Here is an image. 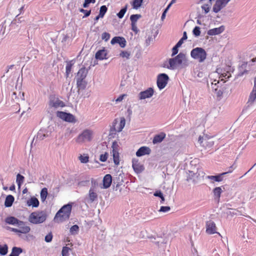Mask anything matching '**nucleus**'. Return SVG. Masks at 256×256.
Segmentation results:
<instances>
[{"label": "nucleus", "instance_id": "obj_19", "mask_svg": "<svg viewBox=\"0 0 256 256\" xmlns=\"http://www.w3.org/2000/svg\"><path fill=\"white\" fill-rule=\"evenodd\" d=\"M49 105L50 107H53L54 108H58V107H64L65 106L64 103L60 100L58 98H57L56 100H50Z\"/></svg>", "mask_w": 256, "mask_h": 256}, {"label": "nucleus", "instance_id": "obj_51", "mask_svg": "<svg viewBox=\"0 0 256 256\" xmlns=\"http://www.w3.org/2000/svg\"><path fill=\"white\" fill-rule=\"evenodd\" d=\"M202 8L204 10L206 14H207L210 11V6L208 4H205L202 6Z\"/></svg>", "mask_w": 256, "mask_h": 256}, {"label": "nucleus", "instance_id": "obj_24", "mask_svg": "<svg viewBox=\"0 0 256 256\" xmlns=\"http://www.w3.org/2000/svg\"><path fill=\"white\" fill-rule=\"evenodd\" d=\"M86 74L87 72H86L85 68H81L78 72L76 79L84 80L86 76Z\"/></svg>", "mask_w": 256, "mask_h": 256}, {"label": "nucleus", "instance_id": "obj_49", "mask_svg": "<svg viewBox=\"0 0 256 256\" xmlns=\"http://www.w3.org/2000/svg\"><path fill=\"white\" fill-rule=\"evenodd\" d=\"M52 234L51 232H49L44 238V240L47 242H50L52 240Z\"/></svg>", "mask_w": 256, "mask_h": 256}, {"label": "nucleus", "instance_id": "obj_12", "mask_svg": "<svg viewBox=\"0 0 256 256\" xmlns=\"http://www.w3.org/2000/svg\"><path fill=\"white\" fill-rule=\"evenodd\" d=\"M236 167H234V166H232L230 168L229 170L226 172L222 173L217 176H207V178L209 180H212L216 182H222L223 180L222 176L226 174L232 172L233 171V170Z\"/></svg>", "mask_w": 256, "mask_h": 256}, {"label": "nucleus", "instance_id": "obj_42", "mask_svg": "<svg viewBox=\"0 0 256 256\" xmlns=\"http://www.w3.org/2000/svg\"><path fill=\"white\" fill-rule=\"evenodd\" d=\"M107 10H108V8L106 6H102L100 8V10L99 14H100V16L104 17L105 14L107 12Z\"/></svg>", "mask_w": 256, "mask_h": 256}, {"label": "nucleus", "instance_id": "obj_60", "mask_svg": "<svg viewBox=\"0 0 256 256\" xmlns=\"http://www.w3.org/2000/svg\"><path fill=\"white\" fill-rule=\"evenodd\" d=\"M102 16H100V14H99L98 16H96L95 18V20L97 21L100 18H102Z\"/></svg>", "mask_w": 256, "mask_h": 256}, {"label": "nucleus", "instance_id": "obj_30", "mask_svg": "<svg viewBox=\"0 0 256 256\" xmlns=\"http://www.w3.org/2000/svg\"><path fill=\"white\" fill-rule=\"evenodd\" d=\"M28 206H32L33 207H38L39 206V201L35 197L32 198L28 202Z\"/></svg>", "mask_w": 256, "mask_h": 256}, {"label": "nucleus", "instance_id": "obj_62", "mask_svg": "<svg viewBox=\"0 0 256 256\" xmlns=\"http://www.w3.org/2000/svg\"><path fill=\"white\" fill-rule=\"evenodd\" d=\"M172 4L170 3L168 6L166 7V8L167 10H168L170 8V6H171V5Z\"/></svg>", "mask_w": 256, "mask_h": 256}, {"label": "nucleus", "instance_id": "obj_38", "mask_svg": "<svg viewBox=\"0 0 256 256\" xmlns=\"http://www.w3.org/2000/svg\"><path fill=\"white\" fill-rule=\"evenodd\" d=\"M128 8V5H126L125 6L120 10V12L117 14L118 16L120 18H122L124 14H126Z\"/></svg>", "mask_w": 256, "mask_h": 256}, {"label": "nucleus", "instance_id": "obj_23", "mask_svg": "<svg viewBox=\"0 0 256 256\" xmlns=\"http://www.w3.org/2000/svg\"><path fill=\"white\" fill-rule=\"evenodd\" d=\"M166 137V134L164 132H161L158 134L156 135L152 140V142L155 144L162 142Z\"/></svg>", "mask_w": 256, "mask_h": 256}, {"label": "nucleus", "instance_id": "obj_17", "mask_svg": "<svg viewBox=\"0 0 256 256\" xmlns=\"http://www.w3.org/2000/svg\"><path fill=\"white\" fill-rule=\"evenodd\" d=\"M224 30V26H222L218 28L210 29L208 30V34L210 36L217 35L222 32Z\"/></svg>", "mask_w": 256, "mask_h": 256}, {"label": "nucleus", "instance_id": "obj_57", "mask_svg": "<svg viewBox=\"0 0 256 256\" xmlns=\"http://www.w3.org/2000/svg\"><path fill=\"white\" fill-rule=\"evenodd\" d=\"M183 41L184 40L180 38V40L176 44V46L178 48L180 47L181 46V45L182 44Z\"/></svg>", "mask_w": 256, "mask_h": 256}, {"label": "nucleus", "instance_id": "obj_25", "mask_svg": "<svg viewBox=\"0 0 256 256\" xmlns=\"http://www.w3.org/2000/svg\"><path fill=\"white\" fill-rule=\"evenodd\" d=\"M5 222L7 224H23L22 222L13 216L8 217Z\"/></svg>", "mask_w": 256, "mask_h": 256}, {"label": "nucleus", "instance_id": "obj_41", "mask_svg": "<svg viewBox=\"0 0 256 256\" xmlns=\"http://www.w3.org/2000/svg\"><path fill=\"white\" fill-rule=\"evenodd\" d=\"M154 195L156 196L160 197V198L161 199L160 203L162 204L164 202V198L163 196L162 192L160 191H156L154 194Z\"/></svg>", "mask_w": 256, "mask_h": 256}, {"label": "nucleus", "instance_id": "obj_39", "mask_svg": "<svg viewBox=\"0 0 256 256\" xmlns=\"http://www.w3.org/2000/svg\"><path fill=\"white\" fill-rule=\"evenodd\" d=\"M71 249L68 246H64L62 251V256H69Z\"/></svg>", "mask_w": 256, "mask_h": 256}, {"label": "nucleus", "instance_id": "obj_50", "mask_svg": "<svg viewBox=\"0 0 256 256\" xmlns=\"http://www.w3.org/2000/svg\"><path fill=\"white\" fill-rule=\"evenodd\" d=\"M96 2V0H84L83 4V7L86 8L88 6V5L90 3L94 4Z\"/></svg>", "mask_w": 256, "mask_h": 256}, {"label": "nucleus", "instance_id": "obj_2", "mask_svg": "<svg viewBox=\"0 0 256 256\" xmlns=\"http://www.w3.org/2000/svg\"><path fill=\"white\" fill-rule=\"evenodd\" d=\"M186 62V55L180 52L177 56L174 58H170L168 60L169 66L167 68L170 69H175L178 66L184 64Z\"/></svg>", "mask_w": 256, "mask_h": 256}, {"label": "nucleus", "instance_id": "obj_4", "mask_svg": "<svg viewBox=\"0 0 256 256\" xmlns=\"http://www.w3.org/2000/svg\"><path fill=\"white\" fill-rule=\"evenodd\" d=\"M190 56L199 62H202L206 59L207 54L204 48L198 47L192 50Z\"/></svg>", "mask_w": 256, "mask_h": 256}, {"label": "nucleus", "instance_id": "obj_22", "mask_svg": "<svg viewBox=\"0 0 256 256\" xmlns=\"http://www.w3.org/2000/svg\"><path fill=\"white\" fill-rule=\"evenodd\" d=\"M132 168L135 172L138 173L142 172L144 169L143 166L138 161L132 162Z\"/></svg>", "mask_w": 256, "mask_h": 256}, {"label": "nucleus", "instance_id": "obj_36", "mask_svg": "<svg viewBox=\"0 0 256 256\" xmlns=\"http://www.w3.org/2000/svg\"><path fill=\"white\" fill-rule=\"evenodd\" d=\"M8 246L6 244H0V254L1 255H6L8 252Z\"/></svg>", "mask_w": 256, "mask_h": 256}, {"label": "nucleus", "instance_id": "obj_10", "mask_svg": "<svg viewBox=\"0 0 256 256\" xmlns=\"http://www.w3.org/2000/svg\"><path fill=\"white\" fill-rule=\"evenodd\" d=\"M56 116L67 122H75L76 121L74 116L70 113L58 111L56 112Z\"/></svg>", "mask_w": 256, "mask_h": 256}, {"label": "nucleus", "instance_id": "obj_7", "mask_svg": "<svg viewBox=\"0 0 256 256\" xmlns=\"http://www.w3.org/2000/svg\"><path fill=\"white\" fill-rule=\"evenodd\" d=\"M126 124V120L124 118H120V122L118 124V120H114L112 127L110 128V132L111 134H115L114 132H120L124 128Z\"/></svg>", "mask_w": 256, "mask_h": 256}, {"label": "nucleus", "instance_id": "obj_54", "mask_svg": "<svg viewBox=\"0 0 256 256\" xmlns=\"http://www.w3.org/2000/svg\"><path fill=\"white\" fill-rule=\"evenodd\" d=\"M216 96L220 99L222 96L223 92L220 90H218L216 89Z\"/></svg>", "mask_w": 256, "mask_h": 256}, {"label": "nucleus", "instance_id": "obj_35", "mask_svg": "<svg viewBox=\"0 0 256 256\" xmlns=\"http://www.w3.org/2000/svg\"><path fill=\"white\" fill-rule=\"evenodd\" d=\"M24 178L23 176L20 174H18L16 176V182L20 188L21 184L24 182Z\"/></svg>", "mask_w": 256, "mask_h": 256}, {"label": "nucleus", "instance_id": "obj_37", "mask_svg": "<svg viewBox=\"0 0 256 256\" xmlns=\"http://www.w3.org/2000/svg\"><path fill=\"white\" fill-rule=\"evenodd\" d=\"M141 17V15L136 14H132L130 16V20L131 21V24H136V22L138 18Z\"/></svg>", "mask_w": 256, "mask_h": 256}, {"label": "nucleus", "instance_id": "obj_21", "mask_svg": "<svg viewBox=\"0 0 256 256\" xmlns=\"http://www.w3.org/2000/svg\"><path fill=\"white\" fill-rule=\"evenodd\" d=\"M112 176L110 174H106L103 179V186L104 188H109L112 184Z\"/></svg>", "mask_w": 256, "mask_h": 256}, {"label": "nucleus", "instance_id": "obj_27", "mask_svg": "<svg viewBox=\"0 0 256 256\" xmlns=\"http://www.w3.org/2000/svg\"><path fill=\"white\" fill-rule=\"evenodd\" d=\"M206 232L208 234H210L216 233L219 236H220V234L216 232V225H208Z\"/></svg>", "mask_w": 256, "mask_h": 256}, {"label": "nucleus", "instance_id": "obj_45", "mask_svg": "<svg viewBox=\"0 0 256 256\" xmlns=\"http://www.w3.org/2000/svg\"><path fill=\"white\" fill-rule=\"evenodd\" d=\"M110 34L108 32H104L102 34V38L105 41H108L110 38Z\"/></svg>", "mask_w": 256, "mask_h": 256}, {"label": "nucleus", "instance_id": "obj_32", "mask_svg": "<svg viewBox=\"0 0 256 256\" xmlns=\"http://www.w3.org/2000/svg\"><path fill=\"white\" fill-rule=\"evenodd\" d=\"M78 160H80L81 163L86 164L89 161V156L88 154H84V155L80 154L78 156Z\"/></svg>", "mask_w": 256, "mask_h": 256}, {"label": "nucleus", "instance_id": "obj_20", "mask_svg": "<svg viewBox=\"0 0 256 256\" xmlns=\"http://www.w3.org/2000/svg\"><path fill=\"white\" fill-rule=\"evenodd\" d=\"M107 52L104 48L101 50H98L95 55V57L96 59L100 60H102L106 58Z\"/></svg>", "mask_w": 256, "mask_h": 256}, {"label": "nucleus", "instance_id": "obj_58", "mask_svg": "<svg viewBox=\"0 0 256 256\" xmlns=\"http://www.w3.org/2000/svg\"><path fill=\"white\" fill-rule=\"evenodd\" d=\"M181 39H182L183 40L187 39V36L186 32H184L183 36Z\"/></svg>", "mask_w": 256, "mask_h": 256}, {"label": "nucleus", "instance_id": "obj_8", "mask_svg": "<svg viewBox=\"0 0 256 256\" xmlns=\"http://www.w3.org/2000/svg\"><path fill=\"white\" fill-rule=\"evenodd\" d=\"M112 154L114 164L116 166L120 164L119 146L116 142H114L112 144Z\"/></svg>", "mask_w": 256, "mask_h": 256}, {"label": "nucleus", "instance_id": "obj_16", "mask_svg": "<svg viewBox=\"0 0 256 256\" xmlns=\"http://www.w3.org/2000/svg\"><path fill=\"white\" fill-rule=\"evenodd\" d=\"M126 40L123 37L115 36L112 38L110 43L112 44H118L121 48H124L126 46Z\"/></svg>", "mask_w": 256, "mask_h": 256}, {"label": "nucleus", "instance_id": "obj_11", "mask_svg": "<svg viewBox=\"0 0 256 256\" xmlns=\"http://www.w3.org/2000/svg\"><path fill=\"white\" fill-rule=\"evenodd\" d=\"M230 0H216L212 8L213 11L216 13H218L222 8L225 7Z\"/></svg>", "mask_w": 256, "mask_h": 256}, {"label": "nucleus", "instance_id": "obj_47", "mask_svg": "<svg viewBox=\"0 0 256 256\" xmlns=\"http://www.w3.org/2000/svg\"><path fill=\"white\" fill-rule=\"evenodd\" d=\"M120 56H121L122 58H126L127 59L129 58L130 54L126 51H122L120 54Z\"/></svg>", "mask_w": 256, "mask_h": 256}, {"label": "nucleus", "instance_id": "obj_56", "mask_svg": "<svg viewBox=\"0 0 256 256\" xmlns=\"http://www.w3.org/2000/svg\"><path fill=\"white\" fill-rule=\"evenodd\" d=\"M126 94H123L120 96L116 100V102H119L122 101V100L124 99V97L126 96Z\"/></svg>", "mask_w": 256, "mask_h": 256}, {"label": "nucleus", "instance_id": "obj_28", "mask_svg": "<svg viewBox=\"0 0 256 256\" xmlns=\"http://www.w3.org/2000/svg\"><path fill=\"white\" fill-rule=\"evenodd\" d=\"M22 249L19 247L14 246L12 248V252L9 256H19L22 252Z\"/></svg>", "mask_w": 256, "mask_h": 256}, {"label": "nucleus", "instance_id": "obj_34", "mask_svg": "<svg viewBox=\"0 0 256 256\" xmlns=\"http://www.w3.org/2000/svg\"><path fill=\"white\" fill-rule=\"evenodd\" d=\"M222 192V190L220 187H216L213 190L214 197L218 199H219L220 197Z\"/></svg>", "mask_w": 256, "mask_h": 256}, {"label": "nucleus", "instance_id": "obj_43", "mask_svg": "<svg viewBox=\"0 0 256 256\" xmlns=\"http://www.w3.org/2000/svg\"><path fill=\"white\" fill-rule=\"evenodd\" d=\"M72 64H70V63H68L66 64V76L67 77L68 76V75L70 74L71 72V70H72Z\"/></svg>", "mask_w": 256, "mask_h": 256}, {"label": "nucleus", "instance_id": "obj_46", "mask_svg": "<svg viewBox=\"0 0 256 256\" xmlns=\"http://www.w3.org/2000/svg\"><path fill=\"white\" fill-rule=\"evenodd\" d=\"M108 154L107 152H105L104 154H102L100 157V160L102 162H106L108 158Z\"/></svg>", "mask_w": 256, "mask_h": 256}, {"label": "nucleus", "instance_id": "obj_61", "mask_svg": "<svg viewBox=\"0 0 256 256\" xmlns=\"http://www.w3.org/2000/svg\"><path fill=\"white\" fill-rule=\"evenodd\" d=\"M14 188H15L14 186H10V190H14Z\"/></svg>", "mask_w": 256, "mask_h": 256}, {"label": "nucleus", "instance_id": "obj_44", "mask_svg": "<svg viewBox=\"0 0 256 256\" xmlns=\"http://www.w3.org/2000/svg\"><path fill=\"white\" fill-rule=\"evenodd\" d=\"M192 32H193V34L196 36H200V28L198 26H196L194 28Z\"/></svg>", "mask_w": 256, "mask_h": 256}, {"label": "nucleus", "instance_id": "obj_31", "mask_svg": "<svg viewBox=\"0 0 256 256\" xmlns=\"http://www.w3.org/2000/svg\"><path fill=\"white\" fill-rule=\"evenodd\" d=\"M48 189L46 188H42L40 192V199L42 201L44 202L48 196Z\"/></svg>", "mask_w": 256, "mask_h": 256}, {"label": "nucleus", "instance_id": "obj_33", "mask_svg": "<svg viewBox=\"0 0 256 256\" xmlns=\"http://www.w3.org/2000/svg\"><path fill=\"white\" fill-rule=\"evenodd\" d=\"M143 0H133L132 2V8L134 9L138 8L142 5Z\"/></svg>", "mask_w": 256, "mask_h": 256}, {"label": "nucleus", "instance_id": "obj_53", "mask_svg": "<svg viewBox=\"0 0 256 256\" xmlns=\"http://www.w3.org/2000/svg\"><path fill=\"white\" fill-rule=\"evenodd\" d=\"M132 30L136 33L137 34L138 32V30L136 26V24H131Z\"/></svg>", "mask_w": 256, "mask_h": 256}, {"label": "nucleus", "instance_id": "obj_18", "mask_svg": "<svg viewBox=\"0 0 256 256\" xmlns=\"http://www.w3.org/2000/svg\"><path fill=\"white\" fill-rule=\"evenodd\" d=\"M151 152L150 149L147 146L140 148L136 152L137 156H141L146 154H149Z\"/></svg>", "mask_w": 256, "mask_h": 256}, {"label": "nucleus", "instance_id": "obj_64", "mask_svg": "<svg viewBox=\"0 0 256 256\" xmlns=\"http://www.w3.org/2000/svg\"><path fill=\"white\" fill-rule=\"evenodd\" d=\"M201 138H201V137L200 136V137L199 138V140H198L199 142H200V144H202V140H201Z\"/></svg>", "mask_w": 256, "mask_h": 256}, {"label": "nucleus", "instance_id": "obj_5", "mask_svg": "<svg viewBox=\"0 0 256 256\" xmlns=\"http://www.w3.org/2000/svg\"><path fill=\"white\" fill-rule=\"evenodd\" d=\"M92 132L89 130H84L76 138L75 141L76 143L82 144L86 142H90L92 138Z\"/></svg>", "mask_w": 256, "mask_h": 256}, {"label": "nucleus", "instance_id": "obj_40", "mask_svg": "<svg viewBox=\"0 0 256 256\" xmlns=\"http://www.w3.org/2000/svg\"><path fill=\"white\" fill-rule=\"evenodd\" d=\"M78 230L79 228L78 225H73L70 228V232L72 235L77 234Z\"/></svg>", "mask_w": 256, "mask_h": 256}, {"label": "nucleus", "instance_id": "obj_6", "mask_svg": "<svg viewBox=\"0 0 256 256\" xmlns=\"http://www.w3.org/2000/svg\"><path fill=\"white\" fill-rule=\"evenodd\" d=\"M16 228H12L8 226H4V228L8 230H10L12 232H15L16 234L20 236L22 234H26L28 233L30 228L26 225H16Z\"/></svg>", "mask_w": 256, "mask_h": 256}, {"label": "nucleus", "instance_id": "obj_55", "mask_svg": "<svg viewBox=\"0 0 256 256\" xmlns=\"http://www.w3.org/2000/svg\"><path fill=\"white\" fill-rule=\"evenodd\" d=\"M178 47H177L176 46H174L172 49V56H174V55H176V54H178Z\"/></svg>", "mask_w": 256, "mask_h": 256}, {"label": "nucleus", "instance_id": "obj_63", "mask_svg": "<svg viewBox=\"0 0 256 256\" xmlns=\"http://www.w3.org/2000/svg\"><path fill=\"white\" fill-rule=\"evenodd\" d=\"M252 60V62H256V58H253L252 59V60Z\"/></svg>", "mask_w": 256, "mask_h": 256}, {"label": "nucleus", "instance_id": "obj_59", "mask_svg": "<svg viewBox=\"0 0 256 256\" xmlns=\"http://www.w3.org/2000/svg\"><path fill=\"white\" fill-rule=\"evenodd\" d=\"M166 14L165 12H163L162 17H161V18L162 20H163L165 18Z\"/></svg>", "mask_w": 256, "mask_h": 256}, {"label": "nucleus", "instance_id": "obj_9", "mask_svg": "<svg viewBox=\"0 0 256 256\" xmlns=\"http://www.w3.org/2000/svg\"><path fill=\"white\" fill-rule=\"evenodd\" d=\"M169 78L168 76L165 74H160L158 75L157 78V86L160 89L164 88L168 84Z\"/></svg>", "mask_w": 256, "mask_h": 256}, {"label": "nucleus", "instance_id": "obj_52", "mask_svg": "<svg viewBox=\"0 0 256 256\" xmlns=\"http://www.w3.org/2000/svg\"><path fill=\"white\" fill-rule=\"evenodd\" d=\"M170 209V208L168 206H162L160 210V212H168Z\"/></svg>", "mask_w": 256, "mask_h": 256}, {"label": "nucleus", "instance_id": "obj_14", "mask_svg": "<svg viewBox=\"0 0 256 256\" xmlns=\"http://www.w3.org/2000/svg\"><path fill=\"white\" fill-rule=\"evenodd\" d=\"M92 186L88 192V196L90 202H93L98 198V194L95 190L96 185L97 184L96 183V182H93L92 180Z\"/></svg>", "mask_w": 256, "mask_h": 256}, {"label": "nucleus", "instance_id": "obj_48", "mask_svg": "<svg viewBox=\"0 0 256 256\" xmlns=\"http://www.w3.org/2000/svg\"><path fill=\"white\" fill-rule=\"evenodd\" d=\"M80 12H82L84 14V16H83V18H84L85 17L88 16L90 14V13H91L90 10H84L83 8H80Z\"/></svg>", "mask_w": 256, "mask_h": 256}, {"label": "nucleus", "instance_id": "obj_15", "mask_svg": "<svg viewBox=\"0 0 256 256\" xmlns=\"http://www.w3.org/2000/svg\"><path fill=\"white\" fill-rule=\"evenodd\" d=\"M256 99V76L254 79V86L252 88V91L250 93L249 96V98L247 102V104L248 105H252L255 100Z\"/></svg>", "mask_w": 256, "mask_h": 256}, {"label": "nucleus", "instance_id": "obj_26", "mask_svg": "<svg viewBox=\"0 0 256 256\" xmlns=\"http://www.w3.org/2000/svg\"><path fill=\"white\" fill-rule=\"evenodd\" d=\"M76 85L78 91L80 90H84L86 86L87 82L85 80L76 79Z\"/></svg>", "mask_w": 256, "mask_h": 256}, {"label": "nucleus", "instance_id": "obj_1", "mask_svg": "<svg viewBox=\"0 0 256 256\" xmlns=\"http://www.w3.org/2000/svg\"><path fill=\"white\" fill-rule=\"evenodd\" d=\"M72 210V204H68L63 206L56 213L54 220L56 222L60 223L69 219Z\"/></svg>", "mask_w": 256, "mask_h": 256}, {"label": "nucleus", "instance_id": "obj_13", "mask_svg": "<svg viewBox=\"0 0 256 256\" xmlns=\"http://www.w3.org/2000/svg\"><path fill=\"white\" fill-rule=\"evenodd\" d=\"M154 93V91L153 88H149L146 90L141 92L139 94H138L139 99L142 100H144V99H146L147 98H151L153 96Z\"/></svg>", "mask_w": 256, "mask_h": 256}, {"label": "nucleus", "instance_id": "obj_3", "mask_svg": "<svg viewBox=\"0 0 256 256\" xmlns=\"http://www.w3.org/2000/svg\"><path fill=\"white\" fill-rule=\"evenodd\" d=\"M46 217L47 215L45 212L37 211L30 214L28 220L32 224H40L46 220Z\"/></svg>", "mask_w": 256, "mask_h": 256}, {"label": "nucleus", "instance_id": "obj_29", "mask_svg": "<svg viewBox=\"0 0 256 256\" xmlns=\"http://www.w3.org/2000/svg\"><path fill=\"white\" fill-rule=\"evenodd\" d=\"M14 200V197L12 195H8L6 197L4 205L6 207L11 206Z\"/></svg>", "mask_w": 256, "mask_h": 256}]
</instances>
